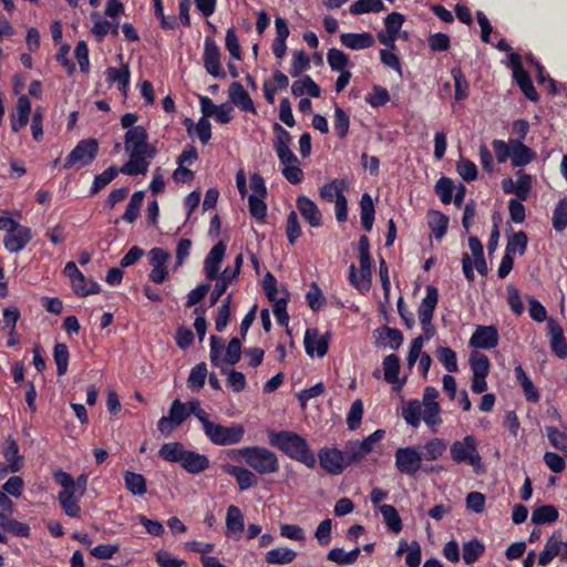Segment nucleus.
I'll list each match as a JSON object with an SVG mask.
<instances>
[{
    "instance_id": "f257e3e1",
    "label": "nucleus",
    "mask_w": 567,
    "mask_h": 567,
    "mask_svg": "<svg viewBox=\"0 0 567 567\" xmlns=\"http://www.w3.org/2000/svg\"><path fill=\"white\" fill-rule=\"evenodd\" d=\"M268 439L270 446L279 450L289 458L303 464L308 468H315L317 464L316 455L308 441L300 434L288 430L270 431Z\"/></svg>"
},
{
    "instance_id": "f03ea898",
    "label": "nucleus",
    "mask_w": 567,
    "mask_h": 567,
    "mask_svg": "<svg viewBox=\"0 0 567 567\" xmlns=\"http://www.w3.org/2000/svg\"><path fill=\"white\" fill-rule=\"evenodd\" d=\"M158 457L166 462L178 463L189 474H199L210 465L207 455L186 450L179 442L164 443L158 450Z\"/></svg>"
},
{
    "instance_id": "7ed1b4c3",
    "label": "nucleus",
    "mask_w": 567,
    "mask_h": 567,
    "mask_svg": "<svg viewBox=\"0 0 567 567\" xmlns=\"http://www.w3.org/2000/svg\"><path fill=\"white\" fill-rule=\"evenodd\" d=\"M231 460L244 458L245 463L260 475L279 471V460L275 452L264 446H244L229 452Z\"/></svg>"
},
{
    "instance_id": "20e7f679",
    "label": "nucleus",
    "mask_w": 567,
    "mask_h": 567,
    "mask_svg": "<svg viewBox=\"0 0 567 567\" xmlns=\"http://www.w3.org/2000/svg\"><path fill=\"white\" fill-rule=\"evenodd\" d=\"M425 291V297L422 299L417 308V316L423 330V334L417 338H421L423 343L432 339L436 332L432 320L439 302V290L435 286L427 285Z\"/></svg>"
},
{
    "instance_id": "39448f33",
    "label": "nucleus",
    "mask_w": 567,
    "mask_h": 567,
    "mask_svg": "<svg viewBox=\"0 0 567 567\" xmlns=\"http://www.w3.org/2000/svg\"><path fill=\"white\" fill-rule=\"evenodd\" d=\"M206 437L215 445L226 446L243 441L245 427L243 424L233 423L229 426L209 421L203 429Z\"/></svg>"
},
{
    "instance_id": "423d86ee",
    "label": "nucleus",
    "mask_w": 567,
    "mask_h": 567,
    "mask_svg": "<svg viewBox=\"0 0 567 567\" xmlns=\"http://www.w3.org/2000/svg\"><path fill=\"white\" fill-rule=\"evenodd\" d=\"M451 458L456 464L466 463L478 473L482 466V457L477 449V441L473 435H466L461 441H455L450 446Z\"/></svg>"
},
{
    "instance_id": "0eeeda50",
    "label": "nucleus",
    "mask_w": 567,
    "mask_h": 567,
    "mask_svg": "<svg viewBox=\"0 0 567 567\" xmlns=\"http://www.w3.org/2000/svg\"><path fill=\"white\" fill-rule=\"evenodd\" d=\"M99 153V143L95 138L81 140L66 156L63 169L82 168L93 163Z\"/></svg>"
},
{
    "instance_id": "6e6552de",
    "label": "nucleus",
    "mask_w": 567,
    "mask_h": 567,
    "mask_svg": "<svg viewBox=\"0 0 567 567\" xmlns=\"http://www.w3.org/2000/svg\"><path fill=\"white\" fill-rule=\"evenodd\" d=\"M63 274L69 278L73 292L78 297H87L101 291V286L93 279H87L74 261H68Z\"/></svg>"
},
{
    "instance_id": "1a4fd4ad",
    "label": "nucleus",
    "mask_w": 567,
    "mask_h": 567,
    "mask_svg": "<svg viewBox=\"0 0 567 567\" xmlns=\"http://www.w3.org/2000/svg\"><path fill=\"white\" fill-rule=\"evenodd\" d=\"M394 457L395 467L401 474L415 476L422 468V455L415 446L396 449Z\"/></svg>"
},
{
    "instance_id": "9d476101",
    "label": "nucleus",
    "mask_w": 567,
    "mask_h": 567,
    "mask_svg": "<svg viewBox=\"0 0 567 567\" xmlns=\"http://www.w3.org/2000/svg\"><path fill=\"white\" fill-rule=\"evenodd\" d=\"M320 467L330 475H341L348 467L343 460V452L337 447H321L318 452Z\"/></svg>"
},
{
    "instance_id": "9b49d317",
    "label": "nucleus",
    "mask_w": 567,
    "mask_h": 567,
    "mask_svg": "<svg viewBox=\"0 0 567 567\" xmlns=\"http://www.w3.org/2000/svg\"><path fill=\"white\" fill-rule=\"evenodd\" d=\"M203 61L208 74L214 78H226V72L223 71L220 65V49L216 41L210 37H206L204 40Z\"/></svg>"
},
{
    "instance_id": "f8f14e48",
    "label": "nucleus",
    "mask_w": 567,
    "mask_h": 567,
    "mask_svg": "<svg viewBox=\"0 0 567 567\" xmlns=\"http://www.w3.org/2000/svg\"><path fill=\"white\" fill-rule=\"evenodd\" d=\"M330 337V332L319 334L318 329H307L303 339L306 353L309 357H313L315 354L319 358L324 357L329 350Z\"/></svg>"
},
{
    "instance_id": "ddd939ff",
    "label": "nucleus",
    "mask_w": 567,
    "mask_h": 567,
    "mask_svg": "<svg viewBox=\"0 0 567 567\" xmlns=\"http://www.w3.org/2000/svg\"><path fill=\"white\" fill-rule=\"evenodd\" d=\"M1 452L8 464H1L0 476L4 477L8 472H19L21 470L22 456L19 455L18 442L12 436L6 439Z\"/></svg>"
},
{
    "instance_id": "4468645a",
    "label": "nucleus",
    "mask_w": 567,
    "mask_h": 567,
    "mask_svg": "<svg viewBox=\"0 0 567 567\" xmlns=\"http://www.w3.org/2000/svg\"><path fill=\"white\" fill-rule=\"evenodd\" d=\"M227 246L219 240L213 246L204 260V272L208 281L216 280L219 275L220 264L225 257Z\"/></svg>"
},
{
    "instance_id": "2eb2a0df",
    "label": "nucleus",
    "mask_w": 567,
    "mask_h": 567,
    "mask_svg": "<svg viewBox=\"0 0 567 567\" xmlns=\"http://www.w3.org/2000/svg\"><path fill=\"white\" fill-rule=\"evenodd\" d=\"M547 334L549 337V343L551 351L559 358H567V340L564 334L561 326L554 319L547 320Z\"/></svg>"
},
{
    "instance_id": "dca6fc26",
    "label": "nucleus",
    "mask_w": 567,
    "mask_h": 567,
    "mask_svg": "<svg viewBox=\"0 0 567 567\" xmlns=\"http://www.w3.org/2000/svg\"><path fill=\"white\" fill-rule=\"evenodd\" d=\"M499 336L495 326H477L470 344L478 349H492L498 344Z\"/></svg>"
},
{
    "instance_id": "f3484780",
    "label": "nucleus",
    "mask_w": 567,
    "mask_h": 567,
    "mask_svg": "<svg viewBox=\"0 0 567 567\" xmlns=\"http://www.w3.org/2000/svg\"><path fill=\"white\" fill-rule=\"evenodd\" d=\"M296 207L311 227L318 228L322 226V214L312 199L305 195H299L296 199Z\"/></svg>"
},
{
    "instance_id": "a211bd4d",
    "label": "nucleus",
    "mask_w": 567,
    "mask_h": 567,
    "mask_svg": "<svg viewBox=\"0 0 567 567\" xmlns=\"http://www.w3.org/2000/svg\"><path fill=\"white\" fill-rule=\"evenodd\" d=\"M31 239V229L20 225L17 229H9V233H7L3 238V245L9 252H18L22 250Z\"/></svg>"
},
{
    "instance_id": "6ab92c4d",
    "label": "nucleus",
    "mask_w": 567,
    "mask_h": 567,
    "mask_svg": "<svg viewBox=\"0 0 567 567\" xmlns=\"http://www.w3.org/2000/svg\"><path fill=\"white\" fill-rule=\"evenodd\" d=\"M377 346L389 347L390 349L398 350L403 342V333L396 328L382 326L374 330Z\"/></svg>"
},
{
    "instance_id": "aec40b11",
    "label": "nucleus",
    "mask_w": 567,
    "mask_h": 567,
    "mask_svg": "<svg viewBox=\"0 0 567 567\" xmlns=\"http://www.w3.org/2000/svg\"><path fill=\"white\" fill-rule=\"evenodd\" d=\"M30 113L31 102L27 95H21L18 99L14 112L11 114L10 124L12 132L18 133L28 124Z\"/></svg>"
},
{
    "instance_id": "412c9836",
    "label": "nucleus",
    "mask_w": 567,
    "mask_h": 567,
    "mask_svg": "<svg viewBox=\"0 0 567 567\" xmlns=\"http://www.w3.org/2000/svg\"><path fill=\"white\" fill-rule=\"evenodd\" d=\"M229 99L244 112L256 113L255 104L241 83L233 82L229 85Z\"/></svg>"
},
{
    "instance_id": "4be33fe9",
    "label": "nucleus",
    "mask_w": 567,
    "mask_h": 567,
    "mask_svg": "<svg viewBox=\"0 0 567 567\" xmlns=\"http://www.w3.org/2000/svg\"><path fill=\"white\" fill-rule=\"evenodd\" d=\"M146 141H148L146 128L142 125H137L126 131L124 135V148L127 153H140Z\"/></svg>"
},
{
    "instance_id": "5701e85b",
    "label": "nucleus",
    "mask_w": 567,
    "mask_h": 567,
    "mask_svg": "<svg viewBox=\"0 0 567 567\" xmlns=\"http://www.w3.org/2000/svg\"><path fill=\"white\" fill-rule=\"evenodd\" d=\"M224 470L227 474L235 477L240 491H247L258 483L256 474L248 468L237 465H227Z\"/></svg>"
},
{
    "instance_id": "b1692460",
    "label": "nucleus",
    "mask_w": 567,
    "mask_h": 567,
    "mask_svg": "<svg viewBox=\"0 0 567 567\" xmlns=\"http://www.w3.org/2000/svg\"><path fill=\"white\" fill-rule=\"evenodd\" d=\"M106 81L110 85L117 83L118 91L126 96L130 86L131 72L128 65L122 68L109 66L105 71Z\"/></svg>"
},
{
    "instance_id": "393cba45",
    "label": "nucleus",
    "mask_w": 567,
    "mask_h": 567,
    "mask_svg": "<svg viewBox=\"0 0 567 567\" xmlns=\"http://www.w3.org/2000/svg\"><path fill=\"white\" fill-rule=\"evenodd\" d=\"M340 41L343 47L350 50H363L371 48L374 44V38L370 32L362 33H342Z\"/></svg>"
},
{
    "instance_id": "a878e982",
    "label": "nucleus",
    "mask_w": 567,
    "mask_h": 567,
    "mask_svg": "<svg viewBox=\"0 0 567 567\" xmlns=\"http://www.w3.org/2000/svg\"><path fill=\"white\" fill-rule=\"evenodd\" d=\"M383 370L385 382L393 384L395 389H401L405 380H400V358L391 353L383 359Z\"/></svg>"
},
{
    "instance_id": "bb28decb",
    "label": "nucleus",
    "mask_w": 567,
    "mask_h": 567,
    "mask_svg": "<svg viewBox=\"0 0 567 567\" xmlns=\"http://www.w3.org/2000/svg\"><path fill=\"white\" fill-rule=\"evenodd\" d=\"M512 144V165L514 167H523L535 158V152L526 146L520 140L511 138Z\"/></svg>"
},
{
    "instance_id": "cd10ccee",
    "label": "nucleus",
    "mask_w": 567,
    "mask_h": 567,
    "mask_svg": "<svg viewBox=\"0 0 567 567\" xmlns=\"http://www.w3.org/2000/svg\"><path fill=\"white\" fill-rule=\"evenodd\" d=\"M128 161L122 165L120 172L128 176L145 175L148 171L150 162L141 153H128Z\"/></svg>"
},
{
    "instance_id": "c85d7f7f",
    "label": "nucleus",
    "mask_w": 567,
    "mask_h": 567,
    "mask_svg": "<svg viewBox=\"0 0 567 567\" xmlns=\"http://www.w3.org/2000/svg\"><path fill=\"white\" fill-rule=\"evenodd\" d=\"M404 551H408L405 556V564L408 567H420L422 560V550L421 545L417 540H412L408 544L406 540L401 539L399 543V548L396 550V555H401Z\"/></svg>"
},
{
    "instance_id": "c756f323",
    "label": "nucleus",
    "mask_w": 567,
    "mask_h": 567,
    "mask_svg": "<svg viewBox=\"0 0 567 567\" xmlns=\"http://www.w3.org/2000/svg\"><path fill=\"white\" fill-rule=\"evenodd\" d=\"M514 372L516 381L520 384L526 400L530 403H537L540 399L539 392L523 367L520 364L516 365Z\"/></svg>"
},
{
    "instance_id": "7c9ffc66",
    "label": "nucleus",
    "mask_w": 567,
    "mask_h": 567,
    "mask_svg": "<svg viewBox=\"0 0 567 567\" xmlns=\"http://www.w3.org/2000/svg\"><path fill=\"white\" fill-rule=\"evenodd\" d=\"M245 528V519L241 509L236 505H229L226 513L227 535L241 534Z\"/></svg>"
},
{
    "instance_id": "2f4dec72",
    "label": "nucleus",
    "mask_w": 567,
    "mask_h": 567,
    "mask_svg": "<svg viewBox=\"0 0 567 567\" xmlns=\"http://www.w3.org/2000/svg\"><path fill=\"white\" fill-rule=\"evenodd\" d=\"M348 188L349 183L347 179L334 178L319 188V196L322 200L332 203L337 199L338 194H343Z\"/></svg>"
},
{
    "instance_id": "473e14b6",
    "label": "nucleus",
    "mask_w": 567,
    "mask_h": 567,
    "mask_svg": "<svg viewBox=\"0 0 567 567\" xmlns=\"http://www.w3.org/2000/svg\"><path fill=\"white\" fill-rule=\"evenodd\" d=\"M361 225L365 231H371L374 223L375 209L374 203L369 193H364L360 199Z\"/></svg>"
},
{
    "instance_id": "72a5a7b5",
    "label": "nucleus",
    "mask_w": 567,
    "mask_h": 567,
    "mask_svg": "<svg viewBox=\"0 0 567 567\" xmlns=\"http://www.w3.org/2000/svg\"><path fill=\"white\" fill-rule=\"evenodd\" d=\"M291 93L295 96L308 94L309 96L317 99L321 95V89L310 75H305L302 79L292 83Z\"/></svg>"
},
{
    "instance_id": "f704fd0d",
    "label": "nucleus",
    "mask_w": 567,
    "mask_h": 567,
    "mask_svg": "<svg viewBox=\"0 0 567 567\" xmlns=\"http://www.w3.org/2000/svg\"><path fill=\"white\" fill-rule=\"evenodd\" d=\"M297 557V553L288 547H276L268 550L265 560L269 565H287L292 563Z\"/></svg>"
},
{
    "instance_id": "c9c22d12",
    "label": "nucleus",
    "mask_w": 567,
    "mask_h": 567,
    "mask_svg": "<svg viewBox=\"0 0 567 567\" xmlns=\"http://www.w3.org/2000/svg\"><path fill=\"white\" fill-rule=\"evenodd\" d=\"M446 443L443 439L433 437L429 440L423 446L421 455L422 461H436L443 456L446 451Z\"/></svg>"
},
{
    "instance_id": "e433bc0d",
    "label": "nucleus",
    "mask_w": 567,
    "mask_h": 567,
    "mask_svg": "<svg viewBox=\"0 0 567 567\" xmlns=\"http://www.w3.org/2000/svg\"><path fill=\"white\" fill-rule=\"evenodd\" d=\"M359 440H349L346 442L343 450V460L347 467L360 463L368 454L361 449Z\"/></svg>"
},
{
    "instance_id": "4c0bfd02",
    "label": "nucleus",
    "mask_w": 567,
    "mask_h": 567,
    "mask_svg": "<svg viewBox=\"0 0 567 567\" xmlns=\"http://www.w3.org/2000/svg\"><path fill=\"white\" fill-rule=\"evenodd\" d=\"M125 487L135 496H143L147 492L146 478L132 471H125L123 474Z\"/></svg>"
},
{
    "instance_id": "58836bf2",
    "label": "nucleus",
    "mask_w": 567,
    "mask_h": 567,
    "mask_svg": "<svg viewBox=\"0 0 567 567\" xmlns=\"http://www.w3.org/2000/svg\"><path fill=\"white\" fill-rule=\"evenodd\" d=\"M236 278H233V275H230V269L228 267L224 269L220 276L218 275L215 287L209 296V307L215 306L219 301L221 296L226 292L228 286Z\"/></svg>"
},
{
    "instance_id": "ea45409f",
    "label": "nucleus",
    "mask_w": 567,
    "mask_h": 567,
    "mask_svg": "<svg viewBox=\"0 0 567 567\" xmlns=\"http://www.w3.org/2000/svg\"><path fill=\"white\" fill-rule=\"evenodd\" d=\"M59 503L65 515L78 518L81 515V507L74 496V491H61L58 495Z\"/></svg>"
},
{
    "instance_id": "a19ab883",
    "label": "nucleus",
    "mask_w": 567,
    "mask_h": 567,
    "mask_svg": "<svg viewBox=\"0 0 567 567\" xmlns=\"http://www.w3.org/2000/svg\"><path fill=\"white\" fill-rule=\"evenodd\" d=\"M429 227L436 239H442L447 231L449 217L441 212L429 213Z\"/></svg>"
},
{
    "instance_id": "79ce46f5",
    "label": "nucleus",
    "mask_w": 567,
    "mask_h": 567,
    "mask_svg": "<svg viewBox=\"0 0 567 567\" xmlns=\"http://www.w3.org/2000/svg\"><path fill=\"white\" fill-rule=\"evenodd\" d=\"M379 509L388 528L392 533L399 534L402 530L403 525L396 508L393 505L383 504Z\"/></svg>"
},
{
    "instance_id": "37998d69",
    "label": "nucleus",
    "mask_w": 567,
    "mask_h": 567,
    "mask_svg": "<svg viewBox=\"0 0 567 567\" xmlns=\"http://www.w3.org/2000/svg\"><path fill=\"white\" fill-rule=\"evenodd\" d=\"M144 197H145L144 190H137L132 195V197L125 208V212L122 216V219L124 221H126L128 224H133L138 218Z\"/></svg>"
},
{
    "instance_id": "c03bdc74",
    "label": "nucleus",
    "mask_w": 567,
    "mask_h": 567,
    "mask_svg": "<svg viewBox=\"0 0 567 567\" xmlns=\"http://www.w3.org/2000/svg\"><path fill=\"white\" fill-rule=\"evenodd\" d=\"M559 513L554 505L536 507L532 514V522L537 525L551 524L558 519Z\"/></svg>"
},
{
    "instance_id": "a18cd8bd",
    "label": "nucleus",
    "mask_w": 567,
    "mask_h": 567,
    "mask_svg": "<svg viewBox=\"0 0 567 567\" xmlns=\"http://www.w3.org/2000/svg\"><path fill=\"white\" fill-rule=\"evenodd\" d=\"M118 173H121L120 168H117L115 165H112L107 167L103 173L96 175L93 179L92 186L90 187V195L93 196L100 193L118 175Z\"/></svg>"
},
{
    "instance_id": "49530a36",
    "label": "nucleus",
    "mask_w": 567,
    "mask_h": 567,
    "mask_svg": "<svg viewBox=\"0 0 567 567\" xmlns=\"http://www.w3.org/2000/svg\"><path fill=\"white\" fill-rule=\"evenodd\" d=\"M451 74L454 81V99L464 101L470 94V84L460 68H453Z\"/></svg>"
},
{
    "instance_id": "de8ad7c7",
    "label": "nucleus",
    "mask_w": 567,
    "mask_h": 567,
    "mask_svg": "<svg viewBox=\"0 0 567 567\" xmlns=\"http://www.w3.org/2000/svg\"><path fill=\"white\" fill-rule=\"evenodd\" d=\"M485 546L477 538H473L463 545V560L466 565H472L484 554Z\"/></svg>"
},
{
    "instance_id": "09e8293b",
    "label": "nucleus",
    "mask_w": 567,
    "mask_h": 567,
    "mask_svg": "<svg viewBox=\"0 0 567 567\" xmlns=\"http://www.w3.org/2000/svg\"><path fill=\"white\" fill-rule=\"evenodd\" d=\"M563 542L555 538V535L550 536L538 556V564L540 566H547L550 561L559 555L561 550Z\"/></svg>"
},
{
    "instance_id": "8fccbe9b",
    "label": "nucleus",
    "mask_w": 567,
    "mask_h": 567,
    "mask_svg": "<svg viewBox=\"0 0 567 567\" xmlns=\"http://www.w3.org/2000/svg\"><path fill=\"white\" fill-rule=\"evenodd\" d=\"M528 237L523 230H518L508 237L505 251L512 255L523 256L527 250Z\"/></svg>"
},
{
    "instance_id": "3c124183",
    "label": "nucleus",
    "mask_w": 567,
    "mask_h": 567,
    "mask_svg": "<svg viewBox=\"0 0 567 567\" xmlns=\"http://www.w3.org/2000/svg\"><path fill=\"white\" fill-rule=\"evenodd\" d=\"M207 365L205 362H200L192 368L190 373L187 379V386L192 391H199L205 385V380L207 378Z\"/></svg>"
},
{
    "instance_id": "603ef678",
    "label": "nucleus",
    "mask_w": 567,
    "mask_h": 567,
    "mask_svg": "<svg viewBox=\"0 0 567 567\" xmlns=\"http://www.w3.org/2000/svg\"><path fill=\"white\" fill-rule=\"evenodd\" d=\"M470 364L473 377H487L489 373L491 362L486 354L473 352L470 357Z\"/></svg>"
},
{
    "instance_id": "864d4df0",
    "label": "nucleus",
    "mask_w": 567,
    "mask_h": 567,
    "mask_svg": "<svg viewBox=\"0 0 567 567\" xmlns=\"http://www.w3.org/2000/svg\"><path fill=\"white\" fill-rule=\"evenodd\" d=\"M350 127V117L339 105H334L333 128L339 138L347 137Z\"/></svg>"
},
{
    "instance_id": "5fc2aeb1",
    "label": "nucleus",
    "mask_w": 567,
    "mask_h": 567,
    "mask_svg": "<svg viewBox=\"0 0 567 567\" xmlns=\"http://www.w3.org/2000/svg\"><path fill=\"white\" fill-rule=\"evenodd\" d=\"M385 7L381 0H358L349 8V12L353 16H360L368 12H380Z\"/></svg>"
},
{
    "instance_id": "6e6d98bb",
    "label": "nucleus",
    "mask_w": 567,
    "mask_h": 567,
    "mask_svg": "<svg viewBox=\"0 0 567 567\" xmlns=\"http://www.w3.org/2000/svg\"><path fill=\"white\" fill-rule=\"evenodd\" d=\"M402 416L409 425L417 427L422 416L421 403L417 400L409 401L402 409Z\"/></svg>"
},
{
    "instance_id": "4d7b16f0",
    "label": "nucleus",
    "mask_w": 567,
    "mask_h": 567,
    "mask_svg": "<svg viewBox=\"0 0 567 567\" xmlns=\"http://www.w3.org/2000/svg\"><path fill=\"white\" fill-rule=\"evenodd\" d=\"M265 198L266 197H258L257 195H249L248 197L249 214L260 224H265L267 217V204Z\"/></svg>"
},
{
    "instance_id": "13d9d810",
    "label": "nucleus",
    "mask_w": 567,
    "mask_h": 567,
    "mask_svg": "<svg viewBox=\"0 0 567 567\" xmlns=\"http://www.w3.org/2000/svg\"><path fill=\"white\" fill-rule=\"evenodd\" d=\"M327 61L330 69L334 72L347 71L346 68L350 63L349 56L337 48H331L328 50Z\"/></svg>"
},
{
    "instance_id": "bf43d9fd",
    "label": "nucleus",
    "mask_w": 567,
    "mask_h": 567,
    "mask_svg": "<svg viewBox=\"0 0 567 567\" xmlns=\"http://www.w3.org/2000/svg\"><path fill=\"white\" fill-rule=\"evenodd\" d=\"M455 185L452 178L442 176L439 178L434 186L435 194L439 196L441 202L445 205L450 204L453 199V192Z\"/></svg>"
},
{
    "instance_id": "052dcab7",
    "label": "nucleus",
    "mask_w": 567,
    "mask_h": 567,
    "mask_svg": "<svg viewBox=\"0 0 567 567\" xmlns=\"http://www.w3.org/2000/svg\"><path fill=\"white\" fill-rule=\"evenodd\" d=\"M515 195L520 200H527L532 190V176L523 169L516 172Z\"/></svg>"
},
{
    "instance_id": "680f3d73",
    "label": "nucleus",
    "mask_w": 567,
    "mask_h": 567,
    "mask_svg": "<svg viewBox=\"0 0 567 567\" xmlns=\"http://www.w3.org/2000/svg\"><path fill=\"white\" fill-rule=\"evenodd\" d=\"M0 526L4 532H8L17 537H29L30 536V526L25 523L19 522L14 518L3 517L0 520Z\"/></svg>"
},
{
    "instance_id": "e2e57ef3",
    "label": "nucleus",
    "mask_w": 567,
    "mask_h": 567,
    "mask_svg": "<svg viewBox=\"0 0 567 567\" xmlns=\"http://www.w3.org/2000/svg\"><path fill=\"white\" fill-rule=\"evenodd\" d=\"M53 358L56 364L58 375H64L68 371L70 352L65 343H56L53 349Z\"/></svg>"
},
{
    "instance_id": "0e129e2a",
    "label": "nucleus",
    "mask_w": 567,
    "mask_h": 567,
    "mask_svg": "<svg viewBox=\"0 0 567 567\" xmlns=\"http://www.w3.org/2000/svg\"><path fill=\"white\" fill-rule=\"evenodd\" d=\"M233 296L228 295L217 309V316L215 319V328L218 332H223L230 319V305Z\"/></svg>"
},
{
    "instance_id": "69168bd1",
    "label": "nucleus",
    "mask_w": 567,
    "mask_h": 567,
    "mask_svg": "<svg viewBox=\"0 0 567 567\" xmlns=\"http://www.w3.org/2000/svg\"><path fill=\"white\" fill-rule=\"evenodd\" d=\"M310 69V59L305 51H295L292 53L290 75L292 78L299 76L302 72Z\"/></svg>"
},
{
    "instance_id": "338daca9",
    "label": "nucleus",
    "mask_w": 567,
    "mask_h": 567,
    "mask_svg": "<svg viewBox=\"0 0 567 567\" xmlns=\"http://www.w3.org/2000/svg\"><path fill=\"white\" fill-rule=\"evenodd\" d=\"M546 433L549 443L567 456V433L558 430L555 426H547Z\"/></svg>"
},
{
    "instance_id": "774afa93",
    "label": "nucleus",
    "mask_w": 567,
    "mask_h": 567,
    "mask_svg": "<svg viewBox=\"0 0 567 567\" xmlns=\"http://www.w3.org/2000/svg\"><path fill=\"white\" fill-rule=\"evenodd\" d=\"M553 227L563 231L567 227V198L560 199L553 213Z\"/></svg>"
}]
</instances>
